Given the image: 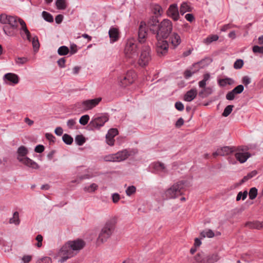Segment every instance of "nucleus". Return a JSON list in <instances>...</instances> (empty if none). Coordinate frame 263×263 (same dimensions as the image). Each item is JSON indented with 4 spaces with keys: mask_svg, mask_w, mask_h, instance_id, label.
Wrapping results in <instances>:
<instances>
[{
    "mask_svg": "<svg viewBox=\"0 0 263 263\" xmlns=\"http://www.w3.org/2000/svg\"><path fill=\"white\" fill-rule=\"evenodd\" d=\"M69 52V48L65 46H61L58 50V53L60 55H67Z\"/></svg>",
    "mask_w": 263,
    "mask_h": 263,
    "instance_id": "32",
    "label": "nucleus"
},
{
    "mask_svg": "<svg viewBox=\"0 0 263 263\" xmlns=\"http://www.w3.org/2000/svg\"><path fill=\"white\" fill-rule=\"evenodd\" d=\"M120 199V195L118 193H114L112 195V199L114 203H117Z\"/></svg>",
    "mask_w": 263,
    "mask_h": 263,
    "instance_id": "54",
    "label": "nucleus"
},
{
    "mask_svg": "<svg viewBox=\"0 0 263 263\" xmlns=\"http://www.w3.org/2000/svg\"><path fill=\"white\" fill-rule=\"evenodd\" d=\"M85 245V242L80 239L69 241L62 247L59 252V256L61 257L59 261L64 262L68 258L73 256L82 249Z\"/></svg>",
    "mask_w": 263,
    "mask_h": 263,
    "instance_id": "4",
    "label": "nucleus"
},
{
    "mask_svg": "<svg viewBox=\"0 0 263 263\" xmlns=\"http://www.w3.org/2000/svg\"><path fill=\"white\" fill-rule=\"evenodd\" d=\"M242 83L247 86L251 83V79L247 76L244 77L242 79Z\"/></svg>",
    "mask_w": 263,
    "mask_h": 263,
    "instance_id": "62",
    "label": "nucleus"
},
{
    "mask_svg": "<svg viewBox=\"0 0 263 263\" xmlns=\"http://www.w3.org/2000/svg\"><path fill=\"white\" fill-rule=\"evenodd\" d=\"M218 36L217 35H211L207 37L204 40V43L209 44L213 41H216L218 39Z\"/></svg>",
    "mask_w": 263,
    "mask_h": 263,
    "instance_id": "38",
    "label": "nucleus"
},
{
    "mask_svg": "<svg viewBox=\"0 0 263 263\" xmlns=\"http://www.w3.org/2000/svg\"><path fill=\"white\" fill-rule=\"evenodd\" d=\"M65 59L64 58H62L60 59L58 61V64L59 66L61 67H65Z\"/></svg>",
    "mask_w": 263,
    "mask_h": 263,
    "instance_id": "61",
    "label": "nucleus"
},
{
    "mask_svg": "<svg viewBox=\"0 0 263 263\" xmlns=\"http://www.w3.org/2000/svg\"><path fill=\"white\" fill-rule=\"evenodd\" d=\"M76 124V120L74 119H69L67 122V125L70 129H73Z\"/></svg>",
    "mask_w": 263,
    "mask_h": 263,
    "instance_id": "50",
    "label": "nucleus"
},
{
    "mask_svg": "<svg viewBox=\"0 0 263 263\" xmlns=\"http://www.w3.org/2000/svg\"><path fill=\"white\" fill-rule=\"evenodd\" d=\"M195 259L197 262H206V255L203 253H198L195 256Z\"/></svg>",
    "mask_w": 263,
    "mask_h": 263,
    "instance_id": "31",
    "label": "nucleus"
},
{
    "mask_svg": "<svg viewBox=\"0 0 263 263\" xmlns=\"http://www.w3.org/2000/svg\"><path fill=\"white\" fill-rule=\"evenodd\" d=\"M0 23L5 34L7 36H15L17 34L18 23L20 24V34L23 39L30 40V32L27 29L25 22L16 16L3 13L0 15Z\"/></svg>",
    "mask_w": 263,
    "mask_h": 263,
    "instance_id": "1",
    "label": "nucleus"
},
{
    "mask_svg": "<svg viewBox=\"0 0 263 263\" xmlns=\"http://www.w3.org/2000/svg\"><path fill=\"white\" fill-rule=\"evenodd\" d=\"M233 83V81L230 78L220 79L218 81L219 85L222 87H224L227 84L231 85Z\"/></svg>",
    "mask_w": 263,
    "mask_h": 263,
    "instance_id": "29",
    "label": "nucleus"
},
{
    "mask_svg": "<svg viewBox=\"0 0 263 263\" xmlns=\"http://www.w3.org/2000/svg\"><path fill=\"white\" fill-rule=\"evenodd\" d=\"M24 263H29L32 259V256L31 255H24L22 258Z\"/></svg>",
    "mask_w": 263,
    "mask_h": 263,
    "instance_id": "57",
    "label": "nucleus"
},
{
    "mask_svg": "<svg viewBox=\"0 0 263 263\" xmlns=\"http://www.w3.org/2000/svg\"><path fill=\"white\" fill-rule=\"evenodd\" d=\"M250 156L251 155L248 152L238 151L235 154L236 159L241 163L245 162Z\"/></svg>",
    "mask_w": 263,
    "mask_h": 263,
    "instance_id": "16",
    "label": "nucleus"
},
{
    "mask_svg": "<svg viewBox=\"0 0 263 263\" xmlns=\"http://www.w3.org/2000/svg\"><path fill=\"white\" fill-rule=\"evenodd\" d=\"M195 72V71H191L190 70H186L185 71L184 73V77L186 79H189L190 78L194 73Z\"/></svg>",
    "mask_w": 263,
    "mask_h": 263,
    "instance_id": "56",
    "label": "nucleus"
},
{
    "mask_svg": "<svg viewBox=\"0 0 263 263\" xmlns=\"http://www.w3.org/2000/svg\"><path fill=\"white\" fill-rule=\"evenodd\" d=\"M44 147L42 145H37L34 149V151L36 153H42L44 151Z\"/></svg>",
    "mask_w": 263,
    "mask_h": 263,
    "instance_id": "59",
    "label": "nucleus"
},
{
    "mask_svg": "<svg viewBox=\"0 0 263 263\" xmlns=\"http://www.w3.org/2000/svg\"><path fill=\"white\" fill-rule=\"evenodd\" d=\"M63 141L67 144L70 145L73 142V138L70 135L65 134L62 137Z\"/></svg>",
    "mask_w": 263,
    "mask_h": 263,
    "instance_id": "33",
    "label": "nucleus"
},
{
    "mask_svg": "<svg viewBox=\"0 0 263 263\" xmlns=\"http://www.w3.org/2000/svg\"><path fill=\"white\" fill-rule=\"evenodd\" d=\"M55 5L58 9L64 10L67 7L66 0H57Z\"/></svg>",
    "mask_w": 263,
    "mask_h": 263,
    "instance_id": "30",
    "label": "nucleus"
},
{
    "mask_svg": "<svg viewBox=\"0 0 263 263\" xmlns=\"http://www.w3.org/2000/svg\"><path fill=\"white\" fill-rule=\"evenodd\" d=\"M101 98H97L93 99L86 100L82 102H78L76 106L84 111H87L92 109L101 102Z\"/></svg>",
    "mask_w": 263,
    "mask_h": 263,
    "instance_id": "9",
    "label": "nucleus"
},
{
    "mask_svg": "<svg viewBox=\"0 0 263 263\" xmlns=\"http://www.w3.org/2000/svg\"><path fill=\"white\" fill-rule=\"evenodd\" d=\"M200 234L203 237H208L209 238H212L214 236V232L210 229L202 231Z\"/></svg>",
    "mask_w": 263,
    "mask_h": 263,
    "instance_id": "34",
    "label": "nucleus"
},
{
    "mask_svg": "<svg viewBox=\"0 0 263 263\" xmlns=\"http://www.w3.org/2000/svg\"><path fill=\"white\" fill-rule=\"evenodd\" d=\"M236 26L234 25L228 24L224 25L222 26L221 29V31H226L227 30L232 28V27H236Z\"/></svg>",
    "mask_w": 263,
    "mask_h": 263,
    "instance_id": "53",
    "label": "nucleus"
},
{
    "mask_svg": "<svg viewBox=\"0 0 263 263\" xmlns=\"http://www.w3.org/2000/svg\"><path fill=\"white\" fill-rule=\"evenodd\" d=\"M115 224V219H111L106 221L97 239L96 243L98 245L103 243L111 236L114 231Z\"/></svg>",
    "mask_w": 263,
    "mask_h": 263,
    "instance_id": "6",
    "label": "nucleus"
},
{
    "mask_svg": "<svg viewBox=\"0 0 263 263\" xmlns=\"http://www.w3.org/2000/svg\"><path fill=\"white\" fill-rule=\"evenodd\" d=\"M28 61V59L26 57L17 58L15 59V63L18 65H23Z\"/></svg>",
    "mask_w": 263,
    "mask_h": 263,
    "instance_id": "44",
    "label": "nucleus"
},
{
    "mask_svg": "<svg viewBox=\"0 0 263 263\" xmlns=\"http://www.w3.org/2000/svg\"><path fill=\"white\" fill-rule=\"evenodd\" d=\"M169 41L174 48L177 47L181 42L180 36L175 32H173L170 35Z\"/></svg>",
    "mask_w": 263,
    "mask_h": 263,
    "instance_id": "15",
    "label": "nucleus"
},
{
    "mask_svg": "<svg viewBox=\"0 0 263 263\" xmlns=\"http://www.w3.org/2000/svg\"><path fill=\"white\" fill-rule=\"evenodd\" d=\"M136 77L135 73L133 71H128L124 77H121L119 78L121 85L123 86L132 84Z\"/></svg>",
    "mask_w": 263,
    "mask_h": 263,
    "instance_id": "12",
    "label": "nucleus"
},
{
    "mask_svg": "<svg viewBox=\"0 0 263 263\" xmlns=\"http://www.w3.org/2000/svg\"><path fill=\"white\" fill-rule=\"evenodd\" d=\"M36 263H52V261L50 257L44 256L39 258Z\"/></svg>",
    "mask_w": 263,
    "mask_h": 263,
    "instance_id": "39",
    "label": "nucleus"
},
{
    "mask_svg": "<svg viewBox=\"0 0 263 263\" xmlns=\"http://www.w3.org/2000/svg\"><path fill=\"white\" fill-rule=\"evenodd\" d=\"M243 65V62L242 60H237L235 61L234 64V67L235 69L241 68Z\"/></svg>",
    "mask_w": 263,
    "mask_h": 263,
    "instance_id": "51",
    "label": "nucleus"
},
{
    "mask_svg": "<svg viewBox=\"0 0 263 263\" xmlns=\"http://www.w3.org/2000/svg\"><path fill=\"white\" fill-rule=\"evenodd\" d=\"M4 80L6 83L16 84L19 82L18 76L13 73H7L4 76Z\"/></svg>",
    "mask_w": 263,
    "mask_h": 263,
    "instance_id": "13",
    "label": "nucleus"
},
{
    "mask_svg": "<svg viewBox=\"0 0 263 263\" xmlns=\"http://www.w3.org/2000/svg\"><path fill=\"white\" fill-rule=\"evenodd\" d=\"M35 240L37 241V242L35 245L37 248L41 247L42 246L43 236L39 234L36 236Z\"/></svg>",
    "mask_w": 263,
    "mask_h": 263,
    "instance_id": "49",
    "label": "nucleus"
},
{
    "mask_svg": "<svg viewBox=\"0 0 263 263\" xmlns=\"http://www.w3.org/2000/svg\"><path fill=\"white\" fill-rule=\"evenodd\" d=\"M153 168L157 172H166L165 167L164 164L161 162H158L153 164Z\"/></svg>",
    "mask_w": 263,
    "mask_h": 263,
    "instance_id": "21",
    "label": "nucleus"
},
{
    "mask_svg": "<svg viewBox=\"0 0 263 263\" xmlns=\"http://www.w3.org/2000/svg\"><path fill=\"white\" fill-rule=\"evenodd\" d=\"M246 226L250 229H259L262 228V224L258 221L248 222L246 223Z\"/></svg>",
    "mask_w": 263,
    "mask_h": 263,
    "instance_id": "25",
    "label": "nucleus"
},
{
    "mask_svg": "<svg viewBox=\"0 0 263 263\" xmlns=\"http://www.w3.org/2000/svg\"><path fill=\"white\" fill-rule=\"evenodd\" d=\"M46 138L49 141L54 142L55 137L53 135L49 133H46L45 135Z\"/></svg>",
    "mask_w": 263,
    "mask_h": 263,
    "instance_id": "64",
    "label": "nucleus"
},
{
    "mask_svg": "<svg viewBox=\"0 0 263 263\" xmlns=\"http://www.w3.org/2000/svg\"><path fill=\"white\" fill-rule=\"evenodd\" d=\"M213 92L212 88L208 87H204L202 89V90L199 92V96L202 98H205L210 95Z\"/></svg>",
    "mask_w": 263,
    "mask_h": 263,
    "instance_id": "20",
    "label": "nucleus"
},
{
    "mask_svg": "<svg viewBox=\"0 0 263 263\" xmlns=\"http://www.w3.org/2000/svg\"><path fill=\"white\" fill-rule=\"evenodd\" d=\"M75 141L78 145H82L85 142V139L82 135H77L75 138Z\"/></svg>",
    "mask_w": 263,
    "mask_h": 263,
    "instance_id": "37",
    "label": "nucleus"
},
{
    "mask_svg": "<svg viewBox=\"0 0 263 263\" xmlns=\"http://www.w3.org/2000/svg\"><path fill=\"white\" fill-rule=\"evenodd\" d=\"M220 257L217 253L206 255V262L214 263L219 259Z\"/></svg>",
    "mask_w": 263,
    "mask_h": 263,
    "instance_id": "23",
    "label": "nucleus"
},
{
    "mask_svg": "<svg viewBox=\"0 0 263 263\" xmlns=\"http://www.w3.org/2000/svg\"><path fill=\"white\" fill-rule=\"evenodd\" d=\"M28 153V151L27 148L23 145L21 146L17 150V159L19 162L28 167L34 169H37L39 168L38 164L26 156Z\"/></svg>",
    "mask_w": 263,
    "mask_h": 263,
    "instance_id": "8",
    "label": "nucleus"
},
{
    "mask_svg": "<svg viewBox=\"0 0 263 263\" xmlns=\"http://www.w3.org/2000/svg\"><path fill=\"white\" fill-rule=\"evenodd\" d=\"M89 120V116L88 115H83L80 118L79 122L81 124L85 125L88 123Z\"/></svg>",
    "mask_w": 263,
    "mask_h": 263,
    "instance_id": "41",
    "label": "nucleus"
},
{
    "mask_svg": "<svg viewBox=\"0 0 263 263\" xmlns=\"http://www.w3.org/2000/svg\"><path fill=\"white\" fill-rule=\"evenodd\" d=\"M164 39L162 38L157 39L156 51L158 54L160 56L165 54L168 51V43L166 41L164 40Z\"/></svg>",
    "mask_w": 263,
    "mask_h": 263,
    "instance_id": "10",
    "label": "nucleus"
},
{
    "mask_svg": "<svg viewBox=\"0 0 263 263\" xmlns=\"http://www.w3.org/2000/svg\"><path fill=\"white\" fill-rule=\"evenodd\" d=\"M109 36L111 42L117 41L119 37V32L118 29L112 27L109 30Z\"/></svg>",
    "mask_w": 263,
    "mask_h": 263,
    "instance_id": "18",
    "label": "nucleus"
},
{
    "mask_svg": "<svg viewBox=\"0 0 263 263\" xmlns=\"http://www.w3.org/2000/svg\"><path fill=\"white\" fill-rule=\"evenodd\" d=\"M175 108L179 110V111H182L184 109V105L183 104L180 102H177L175 103Z\"/></svg>",
    "mask_w": 263,
    "mask_h": 263,
    "instance_id": "55",
    "label": "nucleus"
},
{
    "mask_svg": "<svg viewBox=\"0 0 263 263\" xmlns=\"http://www.w3.org/2000/svg\"><path fill=\"white\" fill-rule=\"evenodd\" d=\"M257 195V190L255 187H252L249 193V196L250 199H255Z\"/></svg>",
    "mask_w": 263,
    "mask_h": 263,
    "instance_id": "40",
    "label": "nucleus"
},
{
    "mask_svg": "<svg viewBox=\"0 0 263 263\" xmlns=\"http://www.w3.org/2000/svg\"><path fill=\"white\" fill-rule=\"evenodd\" d=\"M115 155L117 162L124 161L130 155L129 153L126 149L118 152L115 154Z\"/></svg>",
    "mask_w": 263,
    "mask_h": 263,
    "instance_id": "17",
    "label": "nucleus"
},
{
    "mask_svg": "<svg viewBox=\"0 0 263 263\" xmlns=\"http://www.w3.org/2000/svg\"><path fill=\"white\" fill-rule=\"evenodd\" d=\"M42 16L45 20L48 22H52L53 21V18L52 15L46 11H43L42 12Z\"/></svg>",
    "mask_w": 263,
    "mask_h": 263,
    "instance_id": "35",
    "label": "nucleus"
},
{
    "mask_svg": "<svg viewBox=\"0 0 263 263\" xmlns=\"http://www.w3.org/2000/svg\"><path fill=\"white\" fill-rule=\"evenodd\" d=\"M28 41L32 43L34 51L37 52L40 48V43L37 36H34L33 37H31V36L30 35V40Z\"/></svg>",
    "mask_w": 263,
    "mask_h": 263,
    "instance_id": "22",
    "label": "nucleus"
},
{
    "mask_svg": "<svg viewBox=\"0 0 263 263\" xmlns=\"http://www.w3.org/2000/svg\"><path fill=\"white\" fill-rule=\"evenodd\" d=\"M146 26L145 23L141 22L139 28V42L143 45L141 47L140 55L138 61L141 66H145L151 60V50L149 46L145 43V38L147 34Z\"/></svg>",
    "mask_w": 263,
    "mask_h": 263,
    "instance_id": "2",
    "label": "nucleus"
},
{
    "mask_svg": "<svg viewBox=\"0 0 263 263\" xmlns=\"http://www.w3.org/2000/svg\"><path fill=\"white\" fill-rule=\"evenodd\" d=\"M233 89L235 90V91L238 92V93L240 94L243 91L244 87L242 85H239L235 87Z\"/></svg>",
    "mask_w": 263,
    "mask_h": 263,
    "instance_id": "58",
    "label": "nucleus"
},
{
    "mask_svg": "<svg viewBox=\"0 0 263 263\" xmlns=\"http://www.w3.org/2000/svg\"><path fill=\"white\" fill-rule=\"evenodd\" d=\"M104 159V160L106 161L117 162L115 154H110V155L106 156Z\"/></svg>",
    "mask_w": 263,
    "mask_h": 263,
    "instance_id": "46",
    "label": "nucleus"
},
{
    "mask_svg": "<svg viewBox=\"0 0 263 263\" xmlns=\"http://www.w3.org/2000/svg\"><path fill=\"white\" fill-rule=\"evenodd\" d=\"M9 223H14L15 225H18L20 224V220L18 212H15L13 213V217L9 219Z\"/></svg>",
    "mask_w": 263,
    "mask_h": 263,
    "instance_id": "27",
    "label": "nucleus"
},
{
    "mask_svg": "<svg viewBox=\"0 0 263 263\" xmlns=\"http://www.w3.org/2000/svg\"><path fill=\"white\" fill-rule=\"evenodd\" d=\"M251 254L250 252L243 253L241 255V259L245 261L249 262L251 260Z\"/></svg>",
    "mask_w": 263,
    "mask_h": 263,
    "instance_id": "45",
    "label": "nucleus"
},
{
    "mask_svg": "<svg viewBox=\"0 0 263 263\" xmlns=\"http://www.w3.org/2000/svg\"><path fill=\"white\" fill-rule=\"evenodd\" d=\"M233 107L234 106L231 105L227 106L224 109L222 116L224 117H228L231 113Z\"/></svg>",
    "mask_w": 263,
    "mask_h": 263,
    "instance_id": "43",
    "label": "nucleus"
},
{
    "mask_svg": "<svg viewBox=\"0 0 263 263\" xmlns=\"http://www.w3.org/2000/svg\"><path fill=\"white\" fill-rule=\"evenodd\" d=\"M106 142L108 145L112 146L114 144L115 140L113 137H111L110 136L108 137V135H106Z\"/></svg>",
    "mask_w": 263,
    "mask_h": 263,
    "instance_id": "52",
    "label": "nucleus"
},
{
    "mask_svg": "<svg viewBox=\"0 0 263 263\" xmlns=\"http://www.w3.org/2000/svg\"><path fill=\"white\" fill-rule=\"evenodd\" d=\"M191 11V8L189 4L186 2H183L180 7V12L183 15L186 12Z\"/></svg>",
    "mask_w": 263,
    "mask_h": 263,
    "instance_id": "24",
    "label": "nucleus"
},
{
    "mask_svg": "<svg viewBox=\"0 0 263 263\" xmlns=\"http://www.w3.org/2000/svg\"><path fill=\"white\" fill-rule=\"evenodd\" d=\"M184 184V181H180L174 183L165 190L163 197L166 199H175L178 197L183 194Z\"/></svg>",
    "mask_w": 263,
    "mask_h": 263,
    "instance_id": "7",
    "label": "nucleus"
},
{
    "mask_svg": "<svg viewBox=\"0 0 263 263\" xmlns=\"http://www.w3.org/2000/svg\"><path fill=\"white\" fill-rule=\"evenodd\" d=\"M138 46L135 39L132 38L127 40L124 49L125 59L131 65L136 63L139 52Z\"/></svg>",
    "mask_w": 263,
    "mask_h": 263,
    "instance_id": "5",
    "label": "nucleus"
},
{
    "mask_svg": "<svg viewBox=\"0 0 263 263\" xmlns=\"http://www.w3.org/2000/svg\"><path fill=\"white\" fill-rule=\"evenodd\" d=\"M118 130L116 129V128H111V129H110L107 135H108V136H110L111 137H113L114 138V137L117 135H118Z\"/></svg>",
    "mask_w": 263,
    "mask_h": 263,
    "instance_id": "48",
    "label": "nucleus"
},
{
    "mask_svg": "<svg viewBox=\"0 0 263 263\" xmlns=\"http://www.w3.org/2000/svg\"><path fill=\"white\" fill-rule=\"evenodd\" d=\"M256 174H257V171H253L252 172H251L249 173V174H248L247 176H245L242 178V179L241 180V182L243 183V182L247 181L249 179H250L252 177H253L255 176H256Z\"/></svg>",
    "mask_w": 263,
    "mask_h": 263,
    "instance_id": "36",
    "label": "nucleus"
},
{
    "mask_svg": "<svg viewBox=\"0 0 263 263\" xmlns=\"http://www.w3.org/2000/svg\"><path fill=\"white\" fill-rule=\"evenodd\" d=\"M149 30L156 34V39H166L171 32L173 28L172 23L169 20H164L160 24L157 18L153 17L148 22Z\"/></svg>",
    "mask_w": 263,
    "mask_h": 263,
    "instance_id": "3",
    "label": "nucleus"
},
{
    "mask_svg": "<svg viewBox=\"0 0 263 263\" xmlns=\"http://www.w3.org/2000/svg\"><path fill=\"white\" fill-rule=\"evenodd\" d=\"M136 191V188L134 185L128 186L126 190V194L127 196H130L133 194H135Z\"/></svg>",
    "mask_w": 263,
    "mask_h": 263,
    "instance_id": "42",
    "label": "nucleus"
},
{
    "mask_svg": "<svg viewBox=\"0 0 263 263\" xmlns=\"http://www.w3.org/2000/svg\"><path fill=\"white\" fill-rule=\"evenodd\" d=\"M220 152V156L229 155L233 152L232 148L229 146H224L218 148Z\"/></svg>",
    "mask_w": 263,
    "mask_h": 263,
    "instance_id": "26",
    "label": "nucleus"
},
{
    "mask_svg": "<svg viewBox=\"0 0 263 263\" xmlns=\"http://www.w3.org/2000/svg\"><path fill=\"white\" fill-rule=\"evenodd\" d=\"M167 15L172 17L174 20H178L179 15L177 4H174L171 5L167 11Z\"/></svg>",
    "mask_w": 263,
    "mask_h": 263,
    "instance_id": "14",
    "label": "nucleus"
},
{
    "mask_svg": "<svg viewBox=\"0 0 263 263\" xmlns=\"http://www.w3.org/2000/svg\"><path fill=\"white\" fill-rule=\"evenodd\" d=\"M109 118L107 115H102L94 117L89 123V125L93 128H100L103 126Z\"/></svg>",
    "mask_w": 263,
    "mask_h": 263,
    "instance_id": "11",
    "label": "nucleus"
},
{
    "mask_svg": "<svg viewBox=\"0 0 263 263\" xmlns=\"http://www.w3.org/2000/svg\"><path fill=\"white\" fill-rule=\"evenodd\" d=\"M98 188V186L97 184L92 183L89 186L84 187L83 190L86 192L92 193L94 192L96 190H97Z\"/></svg>",
    "mask_w": 263,
    "mask_h": 263,
    "instance_id": "28",
    "label": "nucleus"
},
{
    "mask_svg": "<svg viewBox=\"0 0 263 263\" xmlns=\"http://www.w3.org/2000/svg\"><path fill=\"white\" fill-rule=\"evenodd\" d=\"M184 123V120L182 118H180L176 123V126L177 127H181Z\"/></svg>",
    "mask_w": 263,
    "mask_h": 263,
    "instance_id": "63",
    "label": "nucleus"
},
{
    "mask_svg": "<svg viewBox=\"0 0 263 263\" xmlns=\"http://www.w3.org/2000/svg\"><path fill=\"white\" fill-rule=\"evenodd\" d=\"M235 98V96L234 93L232 92V90L229 91L226 95V99L228 100H233Z\"/></svg>",
    "mask_w": 263,
    "mask_h": 263,
    "instance_id": "60",
    "label": "nucleus"
},
{
    "mask_svg": "<svg viewBox=\"0 0 263 263\" xmlns=\"http://www.w3.org/2000/svg\"><path fill=\"white\" fill-rule=\"evenodd\" d=\"M197 91L196 88H193L188 91L184 95V100L185 101L190 102L192 101L197 96Z\"/></svg>",
    "mask_w": 263,
    "mask_h": 263,
    "instance_id": "19",
    "label": "nucleus"
},
{
    "mask_svg": "<svg viewBox=\"0 0 263 263\" xmlns=\"http://www.w3.org/2000/svg\"><path fill=\"white\" fill-rule=\"evenodd\" d=\"M253 51L255 53L263 54V46H254L253 47Z\"/></svg>",
    "mask_w": 263,
    "mask_h": 263,
    "instance_id": "47",
    "label": "nucleus"
}]
</instances>
